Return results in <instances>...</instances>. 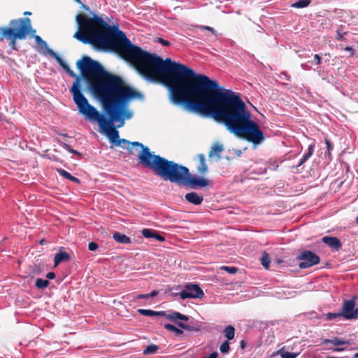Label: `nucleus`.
<instances>
[{
	"label": "nucleus",
	"instance_id": "f257e3e1",
	"mask_svg": "<svg viewBox=\"0 0 358 358\" xmlns=\"http://www.w3.org/2000/svg\"><path fill=\"white\" fill-rule=\"evenodd\" d=\"M77 68L83 77L93 76L88 84L90 91L101 103L107 115L101 114L91 105L87 98H80L78 101V111L90 122H97L101 132L108 137L110 143L115 145L121 143L139 147L141 152L138 155L139 162L146 168L151 169L154 158L158 155L150 152L148 147L143 143L120 138L117 128L124 126L125 120H130L134 113L127 108L128 103L134 99L143 100V94L125 84L123 79L106 71L103 66L91 57L84 56L76 63Z\"/></svg>",
	"mask_w": 358,
	"mask_h": 358
},
{
	"label": "nucleus",
	"instance_id": "f03ea898",
	"mask_svg": "<svg viewBox=\"0 0 358 358\" xmlns=\"http://www.w3.org/2000/svg\"><path fill=\"white\" fill-rule=\"evenodd\" d=\"M172 103L188 112L213 118L236 136L251 120V113L239 94L225 90L216 80L196 73L179 64L166 83Z\"/></svg>",
	"mask_w": 358,
	"mask_h": 358
},
{
	"label": "nucleus",
	"instance_id": "7ed1b4c3",
	"mask_svg": "<svg viewBox=\"0 0 358 358\" xmlns=\"http://www.w3.org/2000/svg\"><path fill=\"white\" fill-rule=\"evenodd\" d=\"M92 15V17L82 14L76 15L78 29L73 38L84 44L92 45L98 51L119 54L135 67L144 80L152 83H161L166 87V83L180 63L170 58L163 59L143 50L133 44L117 26L108 24L95 13Z\"/></svg>",
	"mask_w": 358,
	"mask_h": 358
},
{
	"label": "nucleus",
	"instance_id": "20e7f679",
	"mask_svg": "<svg viewBox=\"0 0 358 358\" xmlns=\"http://www.w3.org/2000/svg\"><path fill=\"white\" fill-rule=\"evenodd\" d=\"M150 169L165 180L186 185L191 189L206 187L209 185L208 179L191 174L187 167L168 160L160 155L155 156Z\"/></svg>",
	"mask_w": 358,
	"mask_h": 358
},
{
	"label": "nucleus",
	"instance_id": "39448f33",
	"mask_svg": "<svg viewBox=\"0 0 358 358\" xmlns=\"http://www.w3.org/2000/svg\"><path fill=\"white\" fill-rule=\"evenodd\" d=\"M10 27H3L0 28L1 41L8 39L9 45L13 49L16 50V40H22L31 33L35 34L36 30L32 29L31 20L28 17L14 19L9 22Z\"/></svg>",
	"mask_w": 358,
	"mask_h": 358
},
{
	"label": "nucleus",
	"instance_id": "423d86ee",
	"mask_svg": "<svg viewBox=\"0 0 358 358\" xmlns=\"http://www.w3.org/2000/svg\"><path fill=\"white\" fill-rule=\"evenodd\" d=\"M48 55L54 58L57 62L60 65L62 68H63L66 72L72 78H75V80L73 82L72 86L70 88L69 91L73 96V100L75 104L78 106L79 105L78 99L80 98H86L82 92L81 84L80 82L83 80V78L77 76L69 66L67 64L64 62V61L54 52L52 49L48 50Z\"/></svg>",
	"mask_w": 358,
	"mask_h": 358
},
{
	"label": "nucleus",
	"instance_id": "0eeeda50",
	"mask_svg": "<svg viewBox=\"0 0 358 358\" xmlns=\"http://www.w3.org/2000/svg\"><path fill=\"white\" fill-rule=\"evenodd\" d=\"M236 136L252 143L254 148L262 143L265 140L264 133L260 129L259 124L252 119L241 129Z\"/></svg>",
	"mask_w": 358,
	"mask_h": 358
},
{
	"label": "nucleus",
	"instance_id": "6e6552de",
	"mask_svg": "<svg viewBox=\"0 0 358 358\" xmlns=\"http://www.w3.org/2000/svg\"><path fill=\"white\" fill-rule=\"evenodd\" d=\"M174 296H179L182 300L186 299H201L203 297L204 293L198 285L187 283L181 292L174 294Z\"/></svg>",
	"mask_w": 358,
	"mask_h": 358
},
{
	"label": "nucleus",
	"instance_id": "1a4fd4ad",
	"mask_svg": "<svg viewBox=\"0 0 358 358\" xmlns=\"http://www.w3.org/2000/svg\"><path fill=\"white\" fill-rule=\"evenodd\" d=\"M297 259L301 262L299 267L301 269L307 268L320 263V258L318 255L310 250H303L299 254Z\"/></svg>",
	"mask_w": 358,
	"mask_h": 358
},
{
	"label": "nucleus",
	"instance_id": "9d476101",
	"mask_svg": "<svg viewBox=\"0 0 358 358\" xmlns=\"http://www.w3.org/2000/svg\"><path fill=\"white\" fill-rule=\"evenodd\" d=\"M355 296L349 300H344L341 311L342 316L346 320H353L358 317V308L355 307Z\"/></svg>",
	"mask_w": 358,
	"mask_h": 358
},
{
	"label": "nucleus",
	"instance_id": "9b49d317",
	"mask_svg": "<svg viewBox=\"0 0 358 358\" xmlns=\"http://www.w3.org/2000/svg\"><path fill=\"white\" fill-rule=\"evenodd\" d=\"M322 241L327 245L333 251H338L342 248L341 241L335 236H324L322 238Z\"/></svg>",
	"mask_w": 358,
	"mask_h": 358
},
{
	"label": "nucleus",
	"instance_id": "f8f14e48",
	"mask_svg": "<svg viewBox=\"0 0 358 358\" xmlns=\"http://www.w3.org/2000/svg\"><path fill=\"white\" fill-rule=\"evenodd\" d=\"M333 344L334 345L336 346L337 348H335L334 349H331L333 352H341L346 349V348H339L338 346L344 345V344H348L349 342L346 340L341 339L338 337H334L332 339H324L322 341V344L327 345V344Z\"/></svg>",
	"mask_w": 358,
	"mask_h": 358
},
{
	"label": "nucleus",
	"instance_id": "ddd939ff",
	"mask_svg": "<svg viewBox=\"0 0 358 358\" xmlns=\"http://www.w3.org/2000/svg\"><path fill=\"white\" fill-rule=\"evenodd\" d=\"M185 198L187 202L196 206L201 204L203 201V196L194 192L187 193Z\"/></svg>",
	"mask_w": 358,
	"mask_h": 358
},
{
	"label": "nucleus",
	"instance_id": "4468645a",
	"mask_svg": "<svg viewBox=\"0 0 358 358\" xmlns=\"http://www.w3.org/2000/svg\"><path fill=\"white\" fill-rule=\"evenodd\" d=\"M141 233L143 237L146 238H154L160 242H163L165 241V238L154 229H143L141 231Z\"/></svg>",
	"mask_w": 358,
	"mask_h": 358
},
{
	"label": "nucleus",
	"instance_id": "2eb2a0df",
	"mask_svg": "<svg viewBox=\"0 0 358 358\" xmlns=\"http://www.w3.org/2000/svg\"><path fill=\"white\" fill-rule=\"evenodd\" d=\"M224 150L223 145L216 143L213 144L209 152L208 157L210 158L216 157L217 159H221L220 153Z\"/></svg>",
	"mask_w": 358,
	"mask_h": 358
},
{
	"label": "nucleus",
	"instance_id": "dca6fc26",
	"mask_svg": "<svg viewBox=\"0 0 358 358\" xmlns=\"http://www.w3.org/2000/svg\"><path fill=\"white\" fill-rule=\"evenodd\" d=\"M71 259L70 255L65 251L59 250V252L57 253L54 259V266H58L61 262L69 261Z\"/></svg>",
	"mask_w": 358,
	"mask_h": 358
},
{
	"label": "nucleus",
	"instance_id": "f3484780",
	"mask_svg": "<svg viewBox=\"0 0 358 358\" xmlns=\"http://www.w3.org/2000/svg\"><path fill=\"white\" fill-rule=\"evenodd\" d=\"M34 39L40 48L38 52L44 55H48V50L50 48L48 47L47 43L38 35L34 36Z\"/></svg>",
	"mask_w": 358,
	"mask_h": 358
},
{
	"label": "nucleus",
	"instance_id": "a211bd4d",
	"mask_svg": "<svg viewBox=\"0 0 358 358\" xmlns=\"http://www.w3.org/2000/svg\"><path fill=\"white\" fill-rule=\"evenodd\" d=\"M113 238L116 242L119 243L130 244L131 243V240L129 236L120 232H115L113 234Z\"/></svg>",
	"mask_w": 358,
	"mask_h": 358
},
{
	"label": "nucleus",
	"instance_id": "6ab92c4d",
	"mask_svg": "<svg viewBox=\"0 0 358 358\" xmlns=\"http://www.w3.org/2000/svg\"><path fill=\"white\" fill-rule=\"evenodd\" d=\"M199 164L197 167V171L199 173L203 175L208 171V166L206 163V158L203 154H199L198 155Z\"/></svg>",
	"mask_w": 358,
	"mask_h": 358
},
{
	"label": "nucleus",
	"instance_id": "aec40b11",
	"mask_svg": "<svg viewBox=\"0 0 358 358\" xmlns=\"http://www.w3.org/2000/svg\"><path fill=\"white\" fill-rule=\"evenodd\" d=\"M166 319L176 322L177 320L187 321L189 320L187 315H182L178 312L173 311L170 314H166V315H163Z\"/></svg>",
	"mask_w": 358,
	"mask_h": 358
},
{
	"label": "nucleus",
	"instance_id": "412c9836",
	"mask_svg": "<svg viewBox=\"0 0 358 358\" xmlns=\"http://www.w3.org/2000/svg\"><path fill=\"white\" fill-rule=\"evenodd\" d=\"M138 312L144 316L154 317V316H162L166 315L165 311H155L148 309H138Z\"/></svg>",
	"mask_w": 358,
	"mask_h": 358
},
{
	"label": "nucleus",
	"instance_id": "4be33fe9",
	"mask_svg": "<svg viewBox=\"0 0 358 358\" xmlns=\"http://www.w3.org/2000/svg\"><path fill=\"white\" fill-rule=\"evenodd\" d=\"M315 150V145L310 144L308 148L307 152L303 155L302 158L300 159L299 164L296 165V167L301 166L313 154Z\"/></svg>",
	"mask_w": 358,
	"mask_h": 358
},
{
	"label": "nucleus",
	"instance_id": "5701e85b",
	"mask_svg": "<svg viewBox=\"0 0 358 358\" xmlns=\"http://www.w3.org/2000/svg\"><path fill=\"white\" fill-rule=\"evenodd\" d=\"M57 173L59 174V176L72 181L76 183H80V180L78 178L71 175L68 171H65L63 169H57Z\"/></svg>",
	"mask_w": 358,
	"mask_h": 358
},
{
	"label": "nucleus",
	"instance_id": "b1692460",
	"mask_svg": "<svg viewBox=\"0 0 358 358\" xmlns=\"http://www.w3.org/2000/svg\"><path fill=\"white\" fill-rule=\"evenodd\" d=\"M223 334L228 341H231L234 338L235 328L231 325H228L223 330Z\"/></svg>",
	"mask_w": 358,
	"mask_h": 358
},
{
	"label": "nucleus",
	"instance_id": "393cba45",
	"mask_svg": "<svg viewBox=\"0 0 358 358\" xmlns=\"http://www.w3.org/2000/svg\"><path fill=\"white\" fill-rule=\"evenodd\" d=\"M311 2L312 0H299L294 3H292L290 5V7L294 8H303L308 7Z\"/></svg>",
	"mask_w": 358,
	"mask_h": 358
},
{
	"label": "nucleus",
	"instance_id": "a878e982",
	"mask_svg": "<svg viewBox=\"0 0 358 358\" xmlns=\"http://www.w3.org/2000/svg\"><path fill=\"white\" fill-rule=\"evenodd\" d=\"M57 142L64 149H65L66 150H67L70 153H71L73 155H77L79 157H81V153L79 152L78 151L73 149L69 144H67L66 143H64V142H62V141H61L59 140H58Z\"/></svg>",
	"mask_w": 358,
	"mask_h": 358
},
{
	"label": "nucleus",
	"instance_id": "bb28decb",
	"mask_svg": "<svg viewBox=\"0 0 358 358\" xmlns=\"http://www.w3.org/2000/svg\"><path fill=\"white\" fill-rule=\"evenodd\" d=\"M50 285L49 280L42 279V278H37L35 282V286L40 289H43L47 288Z\"/></svg>",
	"mask_w": 358,
	"mask_h": 358
},
{
	"label": "nucleus",
	"instance_id": "cd10ccee",
	"mask_svg": "<svg viewBox=\"0 0 358 358\" xmlns=\"http://www.w3.org/2000/svg\"><path fill=\"white\" fill-rule=\"evenodd\" d=\"M277 355H280L281 358H296L299 355L298 353L284 351L282 349L279 350Z\"/></svg>",
	"mask_w": 358,
	"mask_h": 358
},
{
	"label": "nucleus",
	"instance_id": "c85d7f7f",
	"mask_svg": "<svg viewBox=\"0 0 358 358\" xmlns=\"http://www.w3.org/2000/svg\"><path fill=\"white\" fill-rule=\"evenodd\" d=\"M343 317L341 312L338 313H328L327 314H323L322 318L324 320L330 321L335 320L336 318H340Z\"/></svg>",
	"mask_w": 358,
	"mask_h": 358
},
{
	"label": "nucleus",
	"instance_id": "c756f323",
	"mask_svg": "<svg viewBox=\"0 0 358 358\" xmlns=\"http://www.w3.org/2000/svg\"><path fill=\"white\" fill-rule=\"evenodd\" d=\"M158 349H159V347L155 344L149 345L143 350V355H148L155 354L157 352Z\"/></svg>",
	"mask_w": 358,
	"mask_h": 358
},
{
	"label": "nucleus",
	"instance_id": "7c9ffc66",
	"mask_svg": "<svg viewBox=\"0 0 358 358\" xmlns=\"http://www.w3.org/2000/svg\"><path fill=\"white\" fill-rule=\"evenodd\" d=\"M260 260H261L262 265L265 268L268 269L269 267L270 262H271V259H270L268 254L266 252L264 253L263 255L262 256Z\"/></svg>",
	"mask_w": 358,
	"mask_h": 358
},
{
	"label": "nucleus",
	"instance_id": "2f4dec72",
	"mask_svg": "<svg viewBox=\"0 0 358 358\" xmlns=\"http://www.w3.org/2000/svg\"><path fill=\"white\" fill-rule=\"evenodd\" d=\"M164 328L167 330L175 332L177 335H181L183 333V331L180 329L177 328L176 327L171 324H164Z\"/></svg>",
	"mask_w": 358,
	"mask_h": 358
},
{
	"label": "nucleus",
	"instance_id": "473e14b6",
	"mask_svg": "<svg viewBox=\"0 0 358 358\" xmlns=\"http://www.w3.org/2000/svg\"><path fill=\"white\" fill-rule=\"evenodd\" d=\"M177 324L180 328L187 330V331H198L199 330V328H194V327H193L189 324H186L182 322H178Z\"/></svg>",
	"mask_w": 358,
	"mask_h": 358
},
{
	"label": "nucleus",
	"instance_id": "72a5a7b5",
	"mask_svg": "<svg viewBox=\"0 0 358 358\" xmlns=\"http://www.w3.org/2000/svg\"><path fill=\"white\" fill-rule=\"evenodd\" d=\"M230 350L229 344L227 341L223 342L220 347V350L222 353H228Z\"/></svg>",
	"mask_w": 358,
	"mask_h": 358
},
{
	"label": "nucleus",
	"instance_id": "f704fd0d",
	"mask_svg": "<svg viewBox=\"0 0 358 358\" xmlns=\"http://www.w3.org/2000/svg\"><path fill=\"white\" fill-rule=\"evenodd\" d=\"M222 269L226 271L227 272L231 274L236 273L238 271V268L234 266H222Z\"/></svg>",
	"mask_w": 358,
	"mask_h": 358
},
{
	"label": "nucleus",
	"instance_id": "c9c22d12",
	"mask_svg": "<svg viewBox=\"0 0 358 358\" xmlns=\"http://www.w3.org/2000/svg\"><path fill=\"white\" fill-rule=\"evenodd\" d=\"M98 248H99L98 244L93 241L90 242L88 245V249L90 251H95L98 249Z\"/></svg>",
	"mask_w": 358,
	"mask_h": 358
},
{
	"label": "nucleus",
	"instance_id": "e433bc0d",
	"mask_svg": "<svg viewBox=\"0 0 358 358\" xmlns=\"http://www.w3.org/2000/svg\"><path fill=\"white\" fill-rule=\"evenodd\" d=\"M157 41L164 46H169L171 45V43L169 41H166L162 38H158Z\"/></svg>",
	"mask_w": 358,
	"mask_h": 358
},
{
	"label": "nucleus",
	"instance_id": "4c0bfd02",
	"mask_svg": "<svg viewBox=\"0 0 358 358\" xmlns=\"http://www.w3.org/2000/svg\"><path fill=\"white\" fill-rule=\"evenodd\" d=\"M120 147H121L123 149H126L129 152H132V147L134 145H127V143H121V145H119Z\"/></svg>",
	"mask_w": 358,
	"mask_h": 358
},
{
	"label": "nucleus",
	"instance_id": "58836bf2",
	"mask_svg": "<svg viewBox=\"0 0 358 358\" xmlns=\"http://www.w3.org/2000/svg\"><path fill=\"white\" fill-rule=\"evenodd\" d=\"M201 29L208 30L211 31L214 35L216 34V31L211 27L209 26H201Z\"/></svg>",
	"mask_w": 358,
	"mask_h": 358
},
{
	"label": "nucleus",
	"instance_id": "ea45409f",
	"mask_svg": "<svg viewBox=\"0 0 358 358\" xmlns=\"http://www.w3.org/2000/svg\"><path fill=\"white\" fill-rule=\"evenodd\" d=\"M314 61H315L316 64L319 65L322 62V59H321V57H320V56L319 55L315 54L314 55Z\"/></svg>",
	"mask_w": 358,
	"mask_h": 358
},
{
	"label": "nucleus",
	"instance_id": "a19ab883",
	"mask_svg": "<svg viewBox=\"0 0 358 358\" xmlns=\"http://www.w3.org/2000/svg\"><path fill=\"white\" fill-rule=\"evenodd\" d=\"M325 144L327 145V150L331 151L333 149V145L329 140L325 139Z\"/></svg>",
	"mask_w": 358,
	"mask_h": 358
},
{
	"label": "nucleus",
	"instance_id": "79ce46f5",
	"mask_svg": "<svg viewBox=\"0 0 358 358\" xmlns=\"http://www.w3.org/2000/svg\"><path fill=\"white\" fill-rule=\"evenodd\" d=\"M55 273L54 272H48L47 274H46V278L48 279H50V280H52L55 278Z\"/></svg>",
	"mask_w": 358,
	"mask_h": 358
},
{
	"label": "nucleus",
	"instance_id": "37998d69",
	"mask_svg": "<svg viewBox=\"0 0 358 358\" xmlns=\"http://www.w3.org/2000/svg\"><path fill=\"white\" fill-rule=\"evenodd\" d=\"M280 75H281L280 77L284 76V78L286 80H287V81L290 80V76L285 71L281 72Z\"/></svg>",
	"mask_w": 358,
	"mask_h": 358
},
{
	"label": "nucleus",
	"instance_id": "c03bdc74",
	"mask_svg": "<svg viewBox=\"0 0 358 358\" xmlns=\"http://www.w3.org/2000/svg\"><path fill=\"white\" fill-rule=\"evenodd\" d=\"M336 39L340 41H343L344 40V36L339 31H337Z\"/></svg>",
	"mask_w": 358,
	"mask_h": 358
},
{
	"label": "nucleus",
	"instance_id": "a18cd8bd",
	"mask_svg": "<svg viewBox=\"0 0 358 358\" xmlns=\"http://www.w3.org/2000/svg\"><path fill=\"white\" fill-rule=\"evenodd\" d=\"M158 294V291L153 290L150 293L148 294L149 298L150 297H155Z\"/></svg>",
	"mask_w": 358,
	"mask_h": 358
},
{
	"label": "nucleus",
	"instance_id": "49530a36",
	"mask_svg": "<svg viewBox=\"0 0 358 358\" xmlns=\"http://www.w3.org/2000/svg\"><path fill=\"white\" fill-rule=\"evenodd\" d=\"M148 298H149L148 294H139L137 296V299H148Z\"/></svg>",
	"mask_w": 358,
	"mask_h": 358
},
{
	"label": "nucleus",
	"instance_id": "de8ad7c7",
	"mask_svg": "<svg viewBox=\"0 0 358 358\" xmlns=\"http://www.w3.org/2000/svg\"><path fill=\"white\" fill-rule=\"evenodd\" d=\"M345 51H348V52H351V53H352V54H353V53H354V50H353V48H351V47H349V46L346 47V48H345Z\"/></svg>",
	"mask_w": 358,
	"mask_h": 358
},
{
	"label": "nucleus",
	"instance_id": "09e8293b",
	"mask_svg": "<svg viewBox=\"0 0 358 358\" xmlns=\"http://www.w3.org/2000/svg\"><path fill=\"white\" fill-rule=\"evenodd\" d=\"M79 3H81V6H82V8H84L85 10H87V11H89V10H90V7H89V6H86V5L83 4V3H82L80 1Z\"/></svg>",
	"mask_w": 358,
	"mask_h": 358
},
{
	"label": "nucleus",
	"instance_id": "8fccbe9b",
	"mask_svg": "<svg viewBox=\"0 0 358 358\" xmlns=\"http://www.w3.org/2000/svg\"><path fill=\"white\" fill-rule=\"evenodd\" d=\"M235 152L238 157H241L242 155V151L241 150H236Z\"/></svg>",
	"mask_w": 358,
	"mask_h": 358
},
{
	"label": "nucleus",
	"instance_id": "3c124183",
	"mask_svg": "<svg viewBox=\"0 0 358 358\" xmlns=\"http://www.w3.org/2000/svg\"><path fill=\"white\" fill-rule=\"evenodd\" d=\"M245 346V341L242 340L240 343V347L243 349Z\"/></svg>",
	"mask_w": 358,
	"mask_h": 358
},
{
	"label": "nucleus",
	"instance_id": "603ef678",
	"mask_svg": "<svg viewBox=\"0 0 358 358\" xmlns=\"http://www.w3.org/2000/svg\"><path fill=\"white\" fill-rule=\"evenodd\" d=\"M325 155H328V157H329L331 155V151L327 150V152L325 153Z\"/></svg>",
	"mask_w": 358,
	"mask_h": 358
},
{
	"label": "nucleus",
	"instance_id": "864d4df0",
	"mask_svg": "<svg viewBox=\"0 0 358 358\" xmlns=\"http://www.w3.org/2000/svg\"><path fill=\"white\" fill-rule=\"evenodd\" d=\"M352 358H358V352H357V353H355V354L353 355Z\"/></svg>",
	"mask_w": 358,
	"mask_h": 358
},
{
	"label": "nucleus",
	"instance_id": "5fc2aeb1",
	"mask_svg": "<svg viewBox=\"0 0 358 358\" xmlns=\"http://www.w3.org/2000/svg\"><path fill=\"white\" fill-rule=\"evenodd\" d=\"M59 135L61 136H63V137H67L68 136L67 134H60Z\"/></svg>",
	"mask_w": 358,
	"mask_h": 358
},
{
	"label": "nucleus",
	"instance_id": "6e6d98bb",
	"mask_svg": "<svg viewBox=\"0 0 358 358\" xmlns=\"http://www.w3.org/2000/svg\"><path fill=\"white\" fill-rule=\"evenodd\" d=\"M24 14V15H31V13H30V12L27 11V12H25Z\"/></svg>",
	"mask_w": 358,
	"mask_h": 358
},
{
	"label": "nucleus",
	"instance_id": "4d7b16f0",
	"mask_svg": "<svg viewBox=\"0 0 358 358\" xmlns=\"http://www.w3.org/2000/svg\"><path fill=\"white\" fill-rule=\"evenodd\" d=\"M355 222L358 224V216L356 217Z\"/></svg>",
	"mask_w": 358,
	"mask_h": 358
},
{
	"label": "nucleus",
	"instance_id": "13d9d810",
	"mask_svg": "<svg viewBox=\"0 0 358 358\" xmlns=\"http://www.w3.org/2000/svg\"><path fill=\"white\" fill-rule=\"evenodd\" d=\"M44 242H45V240H43H43H41V244L44 243Z\"/></svg>",
	"mask_w": 358,
	"mask_h": 358
},
{
	"label": "nucleus",
	"instance_id": "bf43d9fd",
	"mask_svg": "<svg viewBox=\"0 0 358 358\" xmlns=\"http://www.w3.org/2000/svg\"><path fill=\"white\" fill-rule=\"evenodd\" d=\"M2 118V115L0 114V120H1Z\"/></svg>",
	"mask_w": 358,
	"mask_h": 358
},
{
	"label": "nucleus",
	"instance_id": "052dcab7",
	"mask_svg": "<svg viewBox=\"0 0 358 358\" xmlns=\"http://www.w3.org/2000/svg\"><path fill=\"white\" fill-rule=\"evenodd\" d=\"M77 1L80 2V0H76Z\"/></svg>",
	"mask_w": 358,
	"mask_h": 358
},
{
	"label": "nucleus",
	"instance_id": "680f3d73",
	"mask_svg": "<svg viewBox=\"0 0 358 358\" xmlns=\"http://www.w3.org/2000/svg\"><path fill=\"white\" fill-rule=\"evenodd\" d=\"M327 358H328V357Z\"/></svg>",
	"mask_w": 358,
	"mask_h": 358
}]
</instances>
